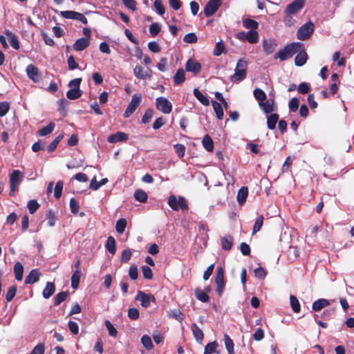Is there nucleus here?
<instances>
[{"mask_svg": "<svg viewBox=\"0 0 354 354\" xmlns=\"http://www.w3.org/2000/svg\"><path fill=\"white\" fill-rule=\"evenodd\" d=\"M24 178L23 174L19 170H13L10 175V192H15L17 189V185L22 181Z\"/></svg>", "mask_w": 354, "mask_h": 354, "instance_id": "nucleus-7", "label": "nucleus"}, {"mask_svg": "<svg viewBox=\"0 0 354 354\" xmlns=\"http://www.w3.org/2000/svg\"><path fill=\"white\" fill-rule=\"evenodd\" d=\"M225 46L223 42L219 41L216 44L213 54L215 56H219L225 51Z\"/></svg>", "mask_w": 354, "mask_h": 354, "instance_id": "nucleus-63", "label": "nucleus"}, {"mask_svg": "<svg viewBox=\"0 0 354 354\" xmlns=\"http://www.w3.org/2000/svg\"><path fill=\"white\" fill-rule=\"evenodd\" d=\"M127 139L128 135L126 133L118 131L115 133L110 135L107 138V141L109 143H116L119 142L126 141Z\"/></svg>", "mask_w": 354, "mask_h": 354, "instance_id": "nucleus-15", "label": "nucleus"}, {"mask_svg": "<svg viewBox=\"0 0 354 354\" xmlns=\"http://www.w3.org/2000/svg\"><path fill=\"white\" fill-rule=\"evenodd\" d=\"M263 51L267 54H271L274 52L277 43L272 39H264L262 42Z\"/></svg>", "mask_w": 354, "mask_h": 354, "instance_id": "nucleus-20", "label": "nucleus"}, {"mask_svg": "<svg viewBox=\"0 0 354 354\" xmlns=\"http://www.w3.org/2000/svg\"><path fill=\"white\" fill-rule=\"evenodd\" d=\"M28 77L34 82H39L41 80V73L39 68L35 65L30 64L27 66L26 69Z\"/></svg>", "mask_w": 354, "mask_h": 354, "instance_id": "nucleus-11", "label": "nucleus"}, {"mask_svg": "<svg viewBox=\"0 0 354 354\" xmlns=\"http://www.w3.org/2000/svg\"><path fill=\"white\" fill-rule=\"evenodd\" d=\"M55 127V124L50 122L47 126L44 127L37 131V135L39 136H46L51 133Z\"/></svg>", "mask_w": 354, "mask_h": 354, "instance_id": "nucleus-23", "label": "nucleus"}, {"mask_svg": "<svg viewBox=\"0 0 354 354\" xmlns=\"http://www.w3.org/2000/svg\"><path fill=\"white\" fill-rule=\"evenodd\" d=\"M221 243L224 250H230L233 245V237L231 235L224 236L221 238Z\"/></svg>", "mask_w": 354, "mask_h": 354, "instance_id": "nucleus-26", "label": "nucleus"}, {"mask_svg": "<svg viewBox=\"0 0 354 354\" xmlns=\"http://www.w3.org/2000/svg\"><path fill=\"white\" fill-rule=\"evenodd\" d=\"M45 346L43 343L36 345L30 354H44Z\"/></svg>", "mask_w": 354, "mask_h": 354, "instance_id": "nucleus-64", "label": "nucleus"}, {"mask_svg": "<svg viewBox=\"0 0 354 354\" xmlns=\"http://www.w3.org/2000/svg\"><path fill=\"white\" fill-rule=\"evenodd\" d=\"M142 96L140 93H135L131 98L130 103L126 109L124 117L129 118L137 109L141 102Z\"/></svg>", "mask_w": 354, "mask_h": 354, "instance_id": "nucleus-8", "label": "nucleus"}, {"mask_svg": "<svg viewBox=\"0 0 354 354\" xmlns=\"http://www.w3.org/2000/svg\"><path fill=\"white\" fill-rule=\"evenodd\" d=\"M39 207V204L37 203L36 200H30L28 203V208L29 213L32 214H34Z\"/></svg>", "mask_w": 354, "mask_h": 354, "instance_id": "nucleus-60", "label": "nucleus"}, {"mask_svg": "<svg viewBox=\"0 0 354 354\" xmlns=\"http://www.w3.org/2000/svg\"><path fill=\"white\" fill-rule=\"evenodd\" d=\"M5 35L8 37L10 46L15 50H18L20 47L18 37L10 30H6Z\"/></svg>", "mask_w": 354, "mask_h": 354, "instance_id": "nucleus-18", "label": "nucleus"}, {"mask_svg": "<svg viewBox=\"0 0 354 354\" xmlns=\"http://www.w3.org/2000/svg\"><path fill=\"white\" fill-rule=\"evenodd\" d=\"M299 106V100L297 97H295L292 98L288 103V107L290 111L295 112L297 111Z\"/></svg>", "mask_w": 354, "mask_h": 354, "instance_id": "nucleus-52", "label": "nucleus"}, {"mask_svg": "<svg viewBox=\"0 0 354 354\" xmlns=\"http://www.w3.org/2000/svg\"><path fill=\"white\" fill-rule=\"evenodd\" d=\"M68 295V292H60L56 295L54 297V305L58 306L62 302L66 300V297Z\"/></svg>", "mask_w": 354, "mask_h": 354, "instance_id": "nucleus-45", "label": "nucleus"}, {"mask_svg": "<svg viewBox=\"0 0 354 354\" xmlns=\"http://www.w3.org/2000/svg\"><path fill=\"white\" fill-rule=\"evenodd\" d=\"M106 249L111 254H115L116 252V242L114 237L110 236L108 237L106 245Z\"/></svg>", "mask_w": 354, "mask_h": 354, "instance_id": "nucleus-31", "label": "nucleus"}, {"mask_svg": "<svg viewBox=\"0 0 354 354\" xmlns=\"http://www.w3.org/2000/svg\"><path fill=\"white\" fill-rule=\"evenodd\" d=\"M82 91L80 88H72L66 92V97L69 100H76L82 96Z\"/></svg>", "mask_w": 354, "mask_h": 354, "instance_id": "nucleus-34", "label": "nucleus"}, {"mask_svg": "<svg viewBox=\"0 0 354 354\" xmlns=\"http://www.w3.org/2000/svg\"><path fill=\"white\" fill-rule=\"evenodd\" d=\"M279 118L277 113H271L267 117V126L269 129L274 130L276 128Z\"/></svg>", "mask_w": 354, "mask_h": 354, "instance_id": "nucleus-27", "label": "nucleus"}, {"mask_svg": "<svg viewBox=\"0 0 354 354\" xmlns=\"http://www.w3.org/2000/svg\"><path fill=\"white\" fill-rule=\"evenodd\" d=\"M131 256H132V252L129 248L124 250L121 254V259H120L121 263H127L131 259Z\"/></svg>", "mask_w": 354, "mask_h": 354, "instance_id": "nucleus-53", "label": "nucleus"}, {"mask_svg": "<svg viewBox=\"0 0 354 354\" xmlns=\"http://www.w3.org/2000/svg\"><path fill=\"white\" fill-rule=\"evenodd\" d=\"M46 218L49 226L53 227L55 225L57 218L55 213L51 209L47 211Z\"/></svg>", "mask_w": 354, "mask_h": 354, "instance_id": "nucleus-58", "label": "nucleus"}, {"mask_svg": "<svg viewBox=\"0 0 354 354\" xmlns=\"http://www.w3.org/2000/svg\"><path fill=\"white\" fill-rule=\"evenodd\" d=\"M63 185L64 183L62 180H59L58 182H57L54 191V197L55 198L59 199L61 197L63 189Z\"/></svg>", "mask_w": 354, "mask_h": 354, "instance_id": "nucleus-54", "label": "nucleus"}, {"mask_svg": "<svg viewBox=\"0 0 354 354\" xmlns=\"http://www.w3.org/2000/svg\"><path fill=\"white\" fill-rule=\"evenodd\" d=\"M141 343L147 350H151L153 347L151 337L147 335H145L141 337Z\"/></svg>", "mask_w": 354, "mask_h": 354, "instance_id": "nucleus-49", "label": "nucleus"}, {"mask_svg": "<svg viewBox=\"0 0 354 354\" xmlns=\"http://www.w3.org/2000/svg\"><path fill=\"white\" fill-rule=\"evenodd\" d=\"M221 5V2L216 0H209L204 8V15L206 17H210L216 13Z\"/></svg>", "mask_w": 354, "mask_h": 354, "instance_id": "nucleus-10", "label": "nucleus"}, {"mask_svg": "<svg viewBox=\"0 0 354 354\" xmlns=\"http://www.w3.org/2000/svg\"><path fill=\"white\" fill-rule=\"evenodd\" d=\"M329 305L330 302L328 300L326 299H319L313 302L312 308L314 311L318 312L324 307L328 306Z\"/></svg>", "mask_w": 354, "mask_h": 354, "instance_id": "nucleus-22", "label": "nucleus"}, {"mask_svg": "<svg viewBox=\"0 0 354 354\" xmlns=\"http://www.w3.org/2000/svg\"><path fill=\"white\" fill-rule=\"evenodd\" d=\"M14 273L15 279L20 281L23 279L24 266L20 262H17L14 266Z\"/></svg>", "mask_w": 354, "mask_h": 354, "instance_id": "nucleus-28", "label": "nucleus"}, {"mask_svg": "<svg viewBox=\"0 0 354 354\" xmlns=\"http://www.w3.org/2000/svg\"><path fill=\"white\" fill-rule=\"evenodd\" d=\"M169 206L174 211L179 209L187 210L189 207L185 198L183 196L176 197L175 195L169 196L168 198Z\"/></svg>", "mask_w": 354, "mask_h": 354, "instance_id": "nucleus-3", "label": "nucleus"}, {"mask_svg": "<svg viewBox=\"0 0 354 354\" xmlns=\"http://www.w3.org/2000/svg\"><path fill=\"white\" fill-rule=\"evenodd\" d=\"M198 40V37L196 35L194 32L187 33L185 35L183 38V41L187 44H194L196 43Z\"/></svg>", "mask_w": 354, "mask_h": 354, "instance_id": "nucleus-57", "label": "nucleus"}, {"mask_svg": "<svg viewBox=\"0 0 354 354\" xmlns=\"http://www.w3.org/2000/svg\"><path fill=\"white\" fill-rule=\"evenodd\" d=\"M133 74L138 79L150 80L152 77L153 71L149 68L144 71L142 66L138 65L133 69Z\"/></svg>", "mask_w": 354, "mask_h": 354, "instance_id": "nucleus-12", "label": "nucleus"}, {"mask_svg": "<svg viewBox=\"0 0 354 354\" xmlns=\"http://www.w3.org/2000/svg\"><path fill=\"white\" fill-rule=\"evenodd\" d=\"M185 80V74L183 68H178L174 76V82L176 85L183 84Z\"/></svg>", "mask_w": 354, "mask_h": 354, "instance_id": "nucleus-29", "label": "nucleus"}, {"mask_svg": "<svg viewBox=\"0 0 354 354\" xmlns=\"http://www.w3.org/2000/svg\"><path fill=\"white\" fill-rule=\"evenodd\" d=\"M127 315L131 320H137L140 317V312L136 308H129Z\"/></svg>", "mask_w": 354, "mask_h": 354, "instance_id": "nucleus-55", "label": "nucleus"}, {"mask_svg": "<svg viewBox=\"0 0 354 354\" xmlns=\"http://www.w3.org/2000/svg\"><path fill=\"white\" fill-rule=\"evenodd\" d=\"M134 198L135 199L140 203H145L147 201L148 196L147 194L142 189H138L134 192Z\"/></svg>", "mask_w": 354, "mask_h": 354, "instance_id": "nucleus-35", "label": "nucleus"}, {"mask_svg": "<svg viewBox=\"0 0 354 354\" xmlns=\"http://www.w3.org/2000/svg\"><path fill=\"white\" fill-rule=\"evenodd\" d=\"M304 6V3L302 0H295L286 6L285 13L286 15H295L300 11Z\"/></svg>", "mask_w": 354, "mask_h": 354, "instance_id": "nucleus-13", "label": "nucleus"}, {"mask_svg": "<svg viewBox=\"0 0 354 354\" xmlns=\"http://www.w3.org/2000/svg\"><path fill=\"white\" fill-rule=\"evenodd\" d=\"M236 38L241 41H248L251 44H257L259 41V33L256 30L248 32L241 31L236 34Z\"/></svg>", "mask_w": 354, "mask_h": 354, "instance_id": "nucleus-5", "label": "nucleus"}, {"mask_svg": "<svg viewBox=\"0 0 354 354\" xmlns=\"http://www.w3.org/2000/svg\"><path fill=\"white\" fill-rule=\"evenodd\" d=\"M63 138H64V134H60V135L57 136V137H55V138L48 145V147H47L48 152L51 153V152L54 151L56 149L57 145L63 139Z\"/></svg>", "mask_w": 354, "mask_h": 354, "instance_id": "nucleus-38", "label": "nucleus"}, {"mask_svg": "<svg viewBox=\"0 0 354 354\" xmlns=\"http://www.w3.org/2000/svg\"><path fill=\"white\" fill-rule=\"evenodd\" d=\"M153 115V110L151 109H148L145 113H144L142 118V122L143 124H147L149 123Z\"/></svg>", "mask_w": 354, "mask_h": 354, "instance_id": "nucleus-61", "label": "nucleus"}, {"mask_svg": "<svg viewBox=\"0 0 354 354\" xmlns=\"http://www.w3.org/2000/svg\"><path fill=\"white\" fill-rule=\"evenodd\" d=\"M55 291V286L52 282H47L45 288L43 290L42 295L45 299L49 298L53 295Z\"/></svg>", "mask_w": 354, "mask_h": 354, "instance_id": "nucleus-30", "label": "nucleus"}, {"mask_svg": "<svg viewBox=\"0 0 354 354\" xmlns=\"http://www.w3.org/2000/svg\"><path fill=\"white\" fill-rule=\"evenodd\" d=\"M135 299L140 302L142 307L147 308L150 306L151 301L155 303L156 299L153 295L146 294L145 292L138 290Z\"/></svg>", "mask_w": 354, "mask_h": 354, "instance_id": "nucleus-6", "label": "nucleus"}, {"mask_svg": "<svg viewBox=\"0 0 354 354\" xmlns=\"http://www.w3.org/2000/svg\"><path fill=\"white\" fill-rule=\"evenodd\" d=\"M192 330L196 341H202L204 337V334L202 330L196 324H193L192 325Z\"/></svg>", "mask_w": 354, "mask_h": 354, "instance_id": "nucleus-39", "label": "nucleus"}, {"mask_svg": "<svg viewBox=\"0 0 354 354\" xmlns=\"http://www.w3.org/2000/svg\"><path fill=\"white\" fill-rule=\"evenodd\" d=\"M195 97L204 106H208L209 101L208 98L205 96L198 88H194L193 91Z\"/></svg>", "mask_w": 354, "mask_h": 354, "instance_id": "nucleus-33", "label": "nucleus"}, {"mask_svg": "<svg viewBox=\"0 0 354 354\" xmlns=\"http://www.w3.org/2000/svg\"><path fill=\"white\" fill-rule=\"evenodd\" d=\"M253 94L255 99L259 102V104L266 100L267 96L266 93L259 88H256L253 91Z\"/></svg>", "mask_w": 354, "mask_h": 354, "instance_id": "nucleus-42", "label": "nucleus"}, {"mask_svg": "<svg viewBox=\"0 0 354 354\" xmlns=\"http://www.w3.org/2000/svg\"><path fill=\"white\" fill-rule=\"evenodd\" d=\"M81 271L80 270H75L71 277V287L73 289L77 288L80 280L81 277Z\"/></svg>", "mask_w": 354, "mask_h": 354, "instance_id": "nucleus-41", "label": "nucleus"}, {"mask_svg": "<svg viewBox=\"0 0 354 354\" xmlns=\"http://www.w3.org/2000/svg\"><path fill=\"white\" fill-rule=\"evenodd\" d=\"M41 273L36 269L32 270L25 278L26 284H33L39 280Z\"/></svg>", "mask_w": 354, "mask_h": 354, "instance_id": "nucleus-17", "label": "nucleus"}, {"mask_svg": "<svg viewBox=\"0 0 354 354\" xmlns=\"http://www.w3.org/2000/svg\"><path fill=\"white\" fill-rule=\"evenodd\" d=\"M297 53V55L295 57V64L297 66H302L307 62L308 55L305 51L304 48L303 49H300Z\"/></svg>", "mask_w": 354, "mask_h": 354, "instance_id": "nucleus-16", "label": "nucleus"}, {"mask_svg": "<svg viewBox=\"0 0 354 354\" xmlns=\"http://www.w3.org/2000/svg\"><path fill=\"white\" fill-rule=\"evenodd\" d=\"M161 27L158 23H153L149 26V33L152 37L157 36L160 32Z\"/></svg>", "mask_w": 354, "mask_h": 354, "instance_id": "nucleus-51", "label": "nucleus"}, {"mask_svg": "<svg viewBox=\"0 0 354 354\" xmlns=\"http://www.w3.org/2000/svg\"><path fill=\"white\" fill-rule=\"evenodd\" d=\"M141 270L143 274V277L146 279H151L153 278V272L151 269L147 266H142Z\"/></svg>", "mask_w": 354, "mask_h": 354, "instance_id": "nucleus-62", "label": "nucleus"}, {"mask_svg": "<svg viewBox=\"0 0 354 354\" xmlns=\"http://www.w3.org/2000/svg\"><path fill=\"white\" fill-rule=\"evenodd\" d=\"M185 70L192 72L194 75H197L201 71V64L193 59H189L185 64Z\"/></svg>", "mask_w": 354, "mask_h": 354, "instance_id": "nucleus-14", "label": "nucleus"}, {"mask_svg": "<svg viewBox=\"0 0 354 354\" xmlns=\"http://www.w3.org/2000/svg\"><path fill=\"white\" fill-rule=\"evenodd\" d=\"M212 104L214 112L216 113V117L218 120H222L223 118V109L222 105L214 100L212 101Z\"/></svg>", "mask_w": 354, "mask_h": 354, "instance_id": "nucleus-36", "label": "nucleus"}, {"mask_svg": "<svg viewBox=\"0 0 354 354\" xmlns=\"http://www.w3.org/2000/svg\"><path fill=\"white\" fill-rule=\"evenodd\" d=\"M218 346V343L216 341L208 343L205 346L203 354H212L216 351V348Z\"/></svg>", "mask_w": 354, "mask_h": 354, "instance_id": "nucleus-44", "label": "nucleus"}, {"mask_svg": "<svg viewBox=\"0 0 354 354\" xmlns=\"http://www.w3.org/2000/svg\"><path fill=\"white\" fill-rule=\"evenodd\" d=\"M203 147L209 152H212L214 149V142L212 138L206 134L202 140Z\"/></svg>", "mask_w": 354, "mask_h": 354, "instance_id": "nucleus-32", "label": "nucleus"}, {"mask_svg": "<svg viewBox=\"0 0 354 354\" xmlns=\"http://www.w3.org/2000/svg\"><path fill=\"white\" fill-rule=\"evenodd\" d=\"M127 227V220L125 218H120L117 221L115 225V230L119 234H122Z\"/></svg>", "mask_w": 354, "mask_h": 354, "instance_id": "nucleus-46", "label": "nucleus"}, {"mask_svg": "<svg viewBox=\"0 0 354 354\" xmlns=\"http://www.w3.org/2000/svg\"><path fill=\"white\" fill-rule=\"evenodd\" d=\"M224 342H225V348H226L228 353L234 354V342H233L232 339L230 338V337L227 334H225V335H224Z\"/></svg>", "mask_w": 354, "mask_h": 354, "instance_id": "nucleus-43", "label": "nucleus"}, {"mask_svg": "<svg viewBox=\"0 0 354 354\" xmlns=\"http://www.w3.org/2000/svg\"><path fill=\"white\" fill-rule=\"evenodd\" d=\"M17 293V286H12L10 287L7 291L6 295V299L7 301H10L12 300V299L15 297Z\"/></svg>", "mask_w": 354, "mask_h": 354, "instance_id": "nucleus-59", "label": "nucleus"}, {"mask_svg": "<svg viewBox=\"0 0 354 354\" xmlns=\"http://www.w3.org/2000/svg\"><path fill=\"white\" fill-rule=\"evenodd\" d=\"M77 12L73 11V10H66V11H61L59 12V15L65 19H77L78 16Z\"/></svg>", "mask_w": 354, "mask_h": 354, "instance_id": "nucleus-47", "label": "nucleus"}, {"mask_svg": "<svg viewBox=\"0 0 354 354\" xmlns=\"http://www.w3.org/2000/svg\"><path fill=\"white\" fill-rule=\"evenodd\" d=\"M168 315L170 318L176 319L179 322H182L183 319V315L181 310L179 309H174L168 312Z\"/></svg>", "mask_w": 354, "mask_h": 354, "instance_id": "nucleus-48", "label": "nucleus"}, {"mask_svg": "<svg viewBox=\"0 0 354 354\" xmlns=\"http://www.w3.org/2000/svg\"><path fill=\"white\" fill-rule=\"evenodd\" d=\"M105 326L108 330L109 335L111 337H115L118 335V330L109 320H106L104 322Z\"/></svg>", "mask_w": 354, "mask_h": 354, "instance_id": "nucleus-50", "label": "nucleus"}, {"mask_svg": "<svg viewBox=\"0 0 354 354\" xmlns=\"http://www.w3.org/2000/svg\"><path fill=\"white\" fill-rule=\"evenodd\" d=\"M315 30V25L309 21L302 25L297 32V37L301 41H305L310 37Z\"/></svg>", "mask_w": 354, "mask_h": 354, "instance_id": "nucleus-4", "label": "nucleus"}, {"mask_svg": "<svg viewBox=\"0 0 354 354\" xmlns=\"http://www.w3.org/2000/svg\"><path fill=\"white\" fill-rule=\"evenodd\" d=\"M290 306L292 308V310H293L294 313H298L300 312V310H301L300 304H299L298 299L295 296L290 295Z\"/></svg>", "mask_w": 354, "mask_h": 354, "instance_id": "nucleus-40", "label": "nucleus"}, {"mask_svg": "<svg viewBox=\"0 0 354 354\" xmlns=\"http://www.w3.org/2000/svg\"><path fill=\"white\" fill-rule=\"evenodd\" d=\"M90 44L88 39L80 38L74 43L73 48L76 51H82L86 48Z\"/></svg>", "mask_w": 354, "mask_h": 354, "instance_id": "nucleus-19", "label": "nucleus"}, {"mask_svg": "<svg viewBox=\"0 0 354 354\" xmlns=\"http://www.w3.org/2000/svg\"><path fill=\"white\" fill-rule=\"evenodd\" d=\"M243 26L247 28L250 29V30H256L259 28V23L252 19L249 18H243L242 19Z\"/></svg>", "mask_w": 354, "mask_h": 354, "instance_id": "nucleus-24", "label": "nucleus"}, {"mask_svg": "<svg viewBox=\"0 0 354 354\" xmlns=\"http://www.w3.org/2000/svg\"><path fill=\"white\" fill-rule=\"evenodd\" d=\"M154 8L157 13L160 15H162L165 12V8L163 6L161 0H155L153 3Z\"/></svg>", "mask_w": 354, "mask_h": 354, "instance_id": "nucleus-56", "label": "nucleus"}, {"mask_svg": "<svg viewBox=\"0 0 354 354\" xmlns=\"http://www.w3.org/2000/svg\"><path fill=\"white\" fill-rule=\"evenodd\" d=\"M304 48V44L300 42H292L286 45L283 49L280 50L274 55V58L280 59L281 61L286 60L292 57L300 49Z\"/></svg>", "mask_w": 354, "mask_h": 354, "instance_id": "nucleus-1", "label": "nucleus"}, {"mask_svg": "<svg viewBox=\"0 0 354 354\" xmlns=\"http://www.w3.org/2000/svg\"><path fill=\"white\" fill-rule=\"evenodd\" d=\"M248 62L244 59H239L236 63L234 75L231 77V80L234 82H239L244 80L246 77Z\"/></svg>", "mask_w": 354, "mask_h": 354, "instance_id": "nucleus-2", "label": "nucleus"}, {"mask_svg": "<svg viewBox=\"0 0 354 354\" xmlns=\"http://www.w3.org/2000/svg\"><path fill=\"white\" fill-rule=\"evenodd\" d=\"M274 103L273 99H269L266 102L263 101L260 102L259 105L265 113L268 114L274 111Z\"/></svg>", "mask_w": 354, "mask_h": 354, "instance_id": "nucleus-21", "label": "nucleus"}, {"mask_svg": "<svg viewBox=\"0 0 354 354\" xmlns=\"http://www.w3.org/2000/svg\"><path fill=\"white\" fill-rule=\"evenodd\" d=\"M156 109L165 114H168L172 111L171 103L164 97H158L156 100Z\"/></svg>", "mask_w": 354, "mask_h": 354, "instance_id": "nucleus-9", "label": "nucleus"}, {"mask_svg": "<svg viewBox=\"0 0 354 354\" xmlns=\"http://www.w3.org/2000/svg\"><path fill=\"white\" fill-rule=\"evenodd\" d=\"M248 195V189L247 187H242L239 189L237 193L236 199L240 205H243L247 198Z\"/></svg>", "mask_w": 354, "mask_h": 354, "instance_id": "nucleus-25", "label": "nucleus"}, {"mask_svg": "<svg viewBox=\"0 0 354 354\" xmlns=\"http://www.w3.org/2000/svg\"><path fill=\"white\" fill-rule=\"evenodd\" d=\"M195 296L197 298V299L202 302L205 303L209 301V297L206 293V292L201 290L199 288H196Z\"/></svg>", "mask_w": 354, "mask_h": 354, "instance_id": "nucleus-37", "label": "nucleus"}]
</instances>
